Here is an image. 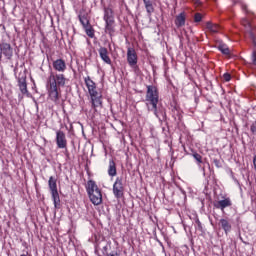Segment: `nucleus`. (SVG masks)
Here are the masks:
<instances>
[{"mask_svg":"<svg viewBox=\"0 0 256 256\" xmlns=\"http://www.w3.org/2000/svg\"><path fill=\"white\" fill-rule=\"evenodd\" d=\"M144 5L145 7H149L150 5H153V2L150 1H147V2H144Z\"/></svg>","mask_w":256,"mask_h":256,"instance_id":"obj_32","label":"nucleus"},{"mask_svg":"<svg viewBox=\"0 0 256 256\" xmlns=\"http://www.w3.org/2000/svg\"><path fill=\"white\" fill-rule=\"evenodd\" d=\"M219 225H220L221 229H223V231L226 235L231 233V229H232L231 222H229L227 219H225V218L220 219Z\"/></svg>","mask_w":256,"mask_h":256,"instance_id":"obj_13","label":"nucleus"},{"mask_svg":"<svg viewBox=\"0 0 256 256\" xmlns=\"http://www.w3.org/2000/svg\"><path fill=\"white\" fill-rule=\"evenodd\" d=\"M214 164L216 165V167H219V160L215 159Z\"/></svg>","mask_w":256,"mask_h":256,"instance_id":"obj_34","label":"nucleus"},{"mask_svg":"<svg viewBox=\"0 0 256 256\" xmlns=\"http://www.w3.org/2000/svg\"><path fill=\"white\" fill-rule=\"evenodd\" d=\"M201 19H202L201 14H199V13L195 14V16H194V21H195L196 23H200Z\"/></svg>","mask_w":256,"mask_h":256,"instance_id":"obj_28","label":"nucleus"},{"mask_svg":"<svg viewBox=\"0 0 256 256\" xmlns=\"http://www.w3.org/2000/svg\"><path fill=\"white\" fill-rule=\"evenodd\" d=\"M250 130L252 135H256V121L251 124Z\"/></svg>","mask_w":256,"mask_h":256,"instance_id":"obj_25","label":"nucleus"},{"mask_svg":"<svg viewBox=\"0 0 256 256\" xmlns=\"http://www.w3.org/2000/svg\"><path fill=\"white\" fill-rule=\"evenodd\" d=\"M84 29H86V35H88V37H91V38L95 37V32L93 31V29L91 27L88 26Z\"/></svg>","mask_w":256,"mask_h":256,"instance_id":"obj_23","label":"nucleus"},{"mask_svg":"<svg viewBox=\"0 0 256 256\" xmlns=\"http://www.w3.org/2000/svg\"><path fill=\"white\" fill-rule=\"evenodd\" d=\"M241 7L243 9V11H246V13H249V10H247V5H245L244 3L241 4Z\"/></svg>","mask_w":256,"mask_h":256,"instance_id":"obj_31","label":"nucleus"},{"mask_svg":"<svg viewBox=\"0 0 256 256\" xmlns=\"http://www.w3.org/2000/svg\"><path fill=\"white\" fill-rule=\"evenodd\" d=\"M206 29H208V31H211V33H217L219 31V25L207 22Z\"/></svg>","mask_w":256,"mask_h":256,"instance_id":"obj_19","label":"nucleus"},{"mask_svg":"<svg viewBox=\"0 0 256 256\" xmlns=\"http://www.w3.org/2000/svg\"><path fill=\"white\" fill-rule=\"evenodd\" d=\"M251 58H252V63H253V65H255L256 66V52L254 51V52H252V56H251Z\"/></svg>","mask_w":256,"mask_h":256,"instance_id":"obj_29","label":"nucleus"},{"mask_svg":"<svg viewBox=\"0 0 256 256\" xmlns=\"http://www.w3.org/2000/svg\"><path fill=\"white\" fill-rule=\"evenodd\" d=\"M84 83L90 95L91 107L94 111H97L98 107H103V93L97 89V84H95L91 77H85Z\"/></svg>","mask_w":256,"mask_h":256,"instance_id":"obj_3","label":"nucleus"},{"mask_svg":"<svg viewBox=\"0 0 256 256\" xmlns=\"http://www.w3.org/2000/svg\"><path fill=\"white\" fill-rule=\"evenodd\" d=\"M193 157H194V159H196V161L198 163H203L202 157L199 154L195 153V154H193Z\"/></svg>","mask_w":256,"mask_h":256,"instance_id":"obj_27","label":"nucleus"},{"mask_svg":"<svg viewBox=\"0 0 256 256\" xmlns=\"http://www.w3.org/2000/svg\"><path fill=\"white\" fill-rule=\"evenodd\" d=\"M175 25H176V27H183L185 25V14H184V12H182L178 16H176Z\"/></svg>","mask_w":256,"mask_h":256,"instance_id":"obj_17","label":"nucleus"},{"mask_svg":"<svg viewBox=\"0 0 256 256\" xmlns=\"http://www.w3.org/2000/svg\"><path fill=\"white\" fill-rule=\"evenodd\" d=\"M113 194L116 199L123 197V180L117 178L113 185Z\"/></svg>","mask_w":256,"mask_h":256,"instance_id":"obj_8","label":"nucleus"},{"mask_svg":"<svg viewBox=\"0 0 256 256\" xmlns=\"http://www.w3.org/2000/svg\"><path fill=\"white\" fill-rule=\"evenodd\" d=\"M218 49L219 51H221V53H223V55H229L230 53L229 47H227V45L225 44H220L218 46Z\"/></svg>","mask_w":256,"mask_h":256,"instance_id":"obj_20","label":"nucleus"},{"mask_svg":"<svg viewBox=\"0 0 256 256\" xmlns=\"http://www.w3.org/2000/svg\"><path fill=\"white\" fill-rule=\"evenodd\" d=\"M104 21L106 23V31H113V24L115 23V19L113 18V9H104Z\"/></svg>","mask_w":256,"mask_h":256,"instance_id":"obj_5","label":"nucleus"},{"mask_svg":"<svg viewBox=\"0 0 256 256\" xmlns=\"http://www.w3.org/2000/svg\"><path fill=\"white\" fill-rule=\"evenodd\" d=\"M48 185H49V189L51 192L57 191V179H55V177H53V176L49 177Z\"/></svg>","mask_w":256,"mask_h":256,"instance_id":"obj_18","label":"nucleus"},{"mask_svg":"<svg viewBox=\"0 0 256 256\" xmlns=\"http://www.w3.org/2000/svg\"><path fill=\"white\" fill-rule=\"evenodd\" d=\"M56 145L58 149H67V136L62 130L56 131Z\"/></svg>","mask_w":256,"mask_h":256,"instance_id":"obj_7","label":"nucleus"},{"mask_svg":"<svg viewBox=\"0 0 256 256\" xmlns=\"http://www.w3.org/2000/svg\"><path fill=\"white\" fill-rule=\"evenodd\" d=\"M0 51L1 57H3V54L6 57V59H11V57H13V48L9 43H3L2 47L0 48Z\"/></svg>","mask_w":256,"mask_h":256,"instance_id":"obj_11","label":"nucleus"},{"mask_svg":"<svg viewBox=\"0 0 256 256\" xmlns=\"http://www.w3.org/2000/svg\"><path fill=\"white\" fill-rule=\"evenodd\" d=\"M79 20H80L81 25H83L84 28L89 27V19H87V17L80 16Z\"/></svg>","mask_w":256,"mask_h":256,"instance_id":"obj_21","label":"nucleus"},{"mask_svg":"<svg viewBox=\"0 0 256 256\" xmlns=\"http://www.w3.org/2000/svg\"><path fill=\"white\" fill-rule=\"evenodd\" d=\"M98 53L104 63H106L107 65H111V58L109 57V51L107 50V48L100 47Z\"/></svg>","mask_w":256,"mask_h":256,"instance_id":"obj_12","label":"nucleus"},{"mask_svg":"<svg viewBox=\"0 0 256 256\" xmlns=\"http://www.w3.org/2000/svg\"><path fill=\"white\" fill-rule=\"evenodd\" d=\"M18 86L22 95H27L29 93V91L27 90V81L25 80V78H19Z\"/></svg>","mask_w":256,"mask_h":256,"instance_id":"obj_14","label":"nucleus"},{"mask_svg":"<svg viewBox=\"0 0 256 256\" xmlns=\"http://www.w3.org/2000/svg\"><path fill=\"white\" fill-rule=\"evenodd\" d=\"M146 107L148 111H151L157 119L161 120V117L165 119V111L160 108L159 105V90L153 86L148 85L146 91Z\"/></svg>","mask_w":256,"mask_h":256,"instance_id":"obj_2","label":"nucleus"},{"mask_svg":"<svg viewBox=\"0 0 256 256\" xmlns=\"http://www.w3.org/2000/svg\"><path fill=\"white\" fill-rule=\"evenodd\" d=\"M195 5H201V2L199 0H192Z\"/></svg>","mask_w":256,"mask_h":256,"instance_id":"obj_33","label":"nucleus"},{"mask_svg":"<svg viewBox=\"0 0 256 256\" xmlns=\"http://www.w3.org/2000/svg\"><path fill=\"white\" fill-rule=\"evenodd\" d=\"M137 52L133 48L127 49V63L131 69H137Z\"/></svg>","mask_w":256,"mask_h":256,"instance_id":"obj_6","label":"nucleus"},{"mask_svg":"<svg viewBox=\"0 0 256 256\" xmlns=\"http://www.w3.org/2000/svg\"><path fill=\"white\" fill-rule=\"evenodd\" d=\"M86 191L93 205H101L103 203V194H101V189H99L95 181L89 180L87 182Z\"/></svg>","mask_w":256,"mask_h":256,"instance_id":"obj_4","label":"nucleus"},{"mask_svg":"<svg viewBox=\"0 0 256 256\" xmlns=\"http://www.w3.org/2000/svg\"><path fill=\"white\" fill-rule=\"evenodd\" d=\"M65 83H67V78H65L64 74L50 72L46 87L48 97L53 101V103H57L59 101V93H61V87H63Z\"/></svg>","mask_w":256,"mask_h":256,"instance_id":"obj_1","label":"nucleus"},{"mask_svg":"<svg viewBox=\"0 0 256 256\" xmlns=\"http://www.w3.org/2000/svg\"><path fill=\"white\" fill-rule=\"evenodd\" d=\"M242 25H243L248 31H251V21H249V18H243V19H242Z\"/></svg>","mask_w":256,"mask_h":256,"instance_id":"obj_22","label":"nucleus"},{"mask_svg":"<svg viewBox=\"0 0 256 256\" xmlns=\"http://www.w3.org/2000/svg\"><path fill=\"white\" fill-rule=\"evenodd\" d=\"M223 78H224V80H226V81H231V74L225 73V74L223 75Z\"/></svg>","mask_w":256,"mask_h":256,"instance_id":"obj_30","label":"nucleus"},{"mask_svg":"<svg viewBox=\"0 0 256 256\" xmlns=\"http://www.w3.org/2000/svg\"><path fill=\"white\" fill-rule=\"evenodd\" d=\"M108 175L110 177H115V175H117V166L115 165V161L113 160L109 161Z\"/></svg>","mask_w":256,"mask_h":256,"instance_id":"obj_15","label":"nucleus"},{"mask_svg":"<svg viewBox=\"0 0 256 256\" xmlns=\"http://www.w3.org/2000/svg\"><path fill=\"white\" fill-rule=\"evenodd\" d=\"M145 8H146L148 15H151V13H153V11H155V9L153 8V4H150V6H146Z\"/></svg>","mask_w":256,"mask_h":256,"instance_id":"obj_24","label":"nucleus"},{"mask_svg":"<svg viewBox=\"0 0 256 256\" xmlns=\"http://www.w3.org/2000/svg\"><path fill=\"white\" fill-rule=\"evenodd\" d=\"M196 223V229H198L199 231H201L203 229V226L201 225V221H199V218H197L195 220Z\"/></svg>","mask_w":256,"mask_h":256,"instance_id":"obj_26","label":"nucleus"},{"mask_svg":"<svg viewBox=\"0 0 256 256\" xmlns=\"http://www.w3.org/2000/svg\"><path fill=\"white\" fill-rule=\"evenodd\" d=\"M54 207L57 208L61 205V199L59 198V191L54 190L51 192Z\"/></svg>","mask_w":256,"mask_h":256,"instance_id":"obj_16","label":"nucleus"},{"mask_svg":"<svg viewBox=\"0 0 256 256\" xmlns=\"http://www.w3.org/2000/svg\"><path fill=\"white\" fill-rule=\"evenodd\" d=\"M231 205H233L231 198H224V199L219 200L214 203V207L216 209H221L222 212L225 211V209H227V207H231Z\"/></svg>","mask_w":256,"mask_h":256,"instance_id":"obj_9","label":"nucleus"},{"mask_svg":"<svg viewBox=\"0 0 256 256\" xmlns=\"http://www.w3.org/2000/svg\"><path fill=\"white\" fill-rule=\"evenodd\" d=\"M53 69L58 71V73H65L67 71V64L63 59H57L52 63Z\"/></svg>","mask_w":256,"mask_h":256,"instance_id":"obj_10","label":"nucleus"}]
</instances>
